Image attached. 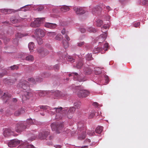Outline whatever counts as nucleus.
Returning a JSON list of instances; mask_svg holds the SVG:
<instances>
[{
    "label": "nucleus",
    "mask_w": 148,
    "mask_h": 148,
    "mask_svg": "<svg viewBox=\"0 0 148 148\" xmlns=\"http://www.w3.org/2000/svg\"><path fill=\"white\" fill-rule=\"evenodd\" d=\"M85 42L84 41H80L77 43V46L79 47H82L84 44Z\"/></svg>",
    "instance_id": "52"
},
{
    "label": "nucleus",
    "mask_w": 148,
    "mask_h": 148,
    "mask_svg": "<svg viewBox=\"0 0 148 148\" xmlns=\"http://www.w3.org/2000/svg\"><path fill=\"white\" fill-rule=\"evenodd\" d=\"M62 42L64 47L65 48H66L68 47L69 43L68 42L66 41L65 40H63Z\"/></svg>",
    "instance_id": "44"
},
{
    "label": "nucleus",
    "mask_w": 148,
    "mask_h": 148,
    "mask_svg": "<svg viewBox=\"0 0 148 148\" xmlns=\"http://www.w3.org/2000/svg\"><path fill=\"white\" fill-rule=\"evenodd\" d=\"M44 7L43 6H40L38 7L37 8V10L38 11H41L44 9Z\"/></svg>",
    "instance_id": "62"
},
{
    "label": "nucleus",
    "mask_w": 148,
    "mask_h": 148,
    "mask_svg": "<svg viewBox=\"0 0 148 148\" xmlns=\"http://www.w3.org/2000/svg\"><path fill=\"white\" fill-rule=\"evenodd\" d=\"M108 48V44L106 43L104 45L103 48H99L97 47L95 48L93 50V53H97L99 52H101V53H103L105 51H107Z\"/></svg>",
    "instance_id": "4"
},
{
    "label": "nucleus",
    "mask_w": 148,
    "mask_h": 148,
    "mask_svg": "<svg viewBox=\"0 0 148 148\" xmlns=\"http://www.w3.org/2000/svg\"><path fill=\"white\" fill-rule=\"evenodd\" d=\"M34 121L31 118L27 119L26 122H24L26 123L27 124V128L29 127L30 125H33L34 124V122H35V120L34 119Z\"/></svg>",
    "instance_id": "25"
},
{
    "label": "nucleus",
    "mask_w": 148,
    "mask_h": 148,
    "mask_svg": "<svg viewBox=\"0 0 148 148\" xmlns=\"http://www.w3.org/2000/svg\"><path fill=\"white\" fill-rule=\"evenodd\" d=\"M54 69L55 71H57L59 69L60 67L58 64H56L54 66Z\"/></svg>",
    "instance_id": "56"
},
{
    "label": "nucleus",
    "mask_w": 148,
    "mask_h": 148,
    "mask_svg": "<svg viewBox=\"0 0 148 148\" xmlns=\"http://www.w3.org/2000/svg\"><path fill=\"white\" fill-rule=\"evenodd\" d=\"M26 123L25 122H19L16 124L15 127V131L18 133H21L27 128Z\"/></svg>",
    "instance_id": "3"
},
{
    "label": "nucleus",
    "mask_w": 148,
    "mask_h": 148,
    "mask_svg": "<svg viewBox=\"0 0 148 148\" xmlns=\"http://www.w3.org/2000/svg\"><path fill=\"white\" fill-rule=\"evenodd\" d=\"M11 95L8 92L4 93V94L1 98L5 103L8 102L10 98L11 97Z\"/></svg>",
    "instance_id": "20"
},
{
    "label": "nucleus",
    "mask_w": 148,
    "mask_h": 148,
    "mask_svg": "<svg viewBox=\"0 0 148 148\" xmlns=\"http://www.w3.org/2000/svg\"><path fill=\"white\" fill-rule=\"evenodd\" d=\"M4 83L5 84L10 85V80L8 78H5L3 80Z\"/></svg>",
    "instance_id": "50"
},
{
    "label": "nucleus",
    "mask_w": 148,
    "mask_h": 148,
    "mask_svg": "<svg viewBox=\"0 0 148 148\" xmlns=\"http://www.w3.org/2000/svg\"><path fill=\"white\" fill-rule=\"evenodd\" d=\"M58 123H53L51 124V126L52 131H56L57 129V127Z\"/></svg>",
    "instance_id": "32"
},
{
    "label": "nucleus",
    "mask_w": 148,
    "mask_h": 148,
    "mask_svg": "<svg viewBox=\"0 0 148 148\" xmlns=\"http://www.w3.org/2000/svg\"><path fill=\"white\" fill-rule=\"evenodd\" d=\"M84 122L83 121H81L78 122L77 125L78 130L85 131L86 127L84 126Z\"/></svg>",
    "instance_id": "18"
},
{
    "label": "nucleus",
    "mask_w": 148,
    "mask_h": 148,
    "mask_svg": "<svg viewBox=\"0 0 148 148\" xmlns=\"http://www.w3.org/2000/svg\"><path fill=\"white\" fill-rule=\"evenodd\" d=\"M26 148H36L33 145H28L27 146Z\"/></svg>",
    "instance_id": "64"
},
{
    "label": "nucleus",
    "mask_w": 148,
    "mask_h": 148,
    "mask_svg": "<svg viewBox=\"0 0 148 148\" xmlns=\"http://www.w3.org/2000/svg\"><path fill=\"white\" fill-rule=\"evenodd\" d=\"M13 42L14 44L15 45H17L18 42V38H16L14 39L13 40Z\"/></svg>",
    "instance_id": "55"
},
{
    "label": "nucleus",
    "mask_w": 148,
    "mask_h": 148,
    "mask_svg": "<svg viewBox=\"0 0 148 148\" xmlns=\"http://www.w3.org/2000/svg\"><path fill=\"white\" fill-rule=\"evenodd\" d=\"M49 134V132L48 131H44L39 133L38 137L41 139H45Z\"/></svg>",
    "instance_id": "15"
},
{
    "label": "nucleus",
    "mask_w": 148,
    "mask_h": 148,
    "mask_svg": "<svg viewBox=\"0 0 148 148\" xmlns=\"http://www.w3.org/2000/svg\"><path fill=\"white\" fill-rule=\"evenodd\" d=\"M57 25L55 23H46L45 24V27L50 29H53L56 27Z\"/></svg>",
    "instance_id": "22"
},
{
    "label": "nucleus",
    "mask_w": 148,
    "mask_h": 148,
    "mask_svg": "<svg viewBox=\"0 0 148 148\" xmlns=\"http://www.w3.org/2000/svg\"><path fill=\"white\" fill-rule=\"evenodd\" d=\"M85 58L86 60L90 61L94 59L92 57V55L91 53H88L85 56Z\"/></svg>",
    "instance_id": "30"
},
{
    "label": "nucleus",
    "mask_w": 148,
    "mask_h": 148,
    "mask_svg": "<svg viewBox=\"0 0 148 148\" xmlns=\"http://www.w3.org/2000/svg\"><path fill=\"white\" fill-rule=\"evenodd\" d=\"M3 135L5 137H6L8 136L11 135H13L14 136H16L18 135L17 134H14L13 132L10 129H6L3 132Z\"/></svg>",
    "instance_id": "14"
},
{
    "label": "nucleus",
    "mask_w": 148,
    "mask_h": 148,
    "mask_svg": "<svg viewBox=\"0 0 148 148\" xmlns=\"http://www.w3.org/2000/svg\"><path fill=\"white\" fill-rule=\"evenodd\" d=\"M61 11L62 12H65L69 11L70 8L69 6L66 5H63L62 6H59Z\"/></svg>",
    "instance_id": "23"
},
{
    "label": "nucleus",
    "mask_w": 148,
    "mask_h": 148,
    "mask_svg": "<svg viewBox=\"0 0 148 148\" xmlns=\"http://www.w3.org/2000/svg\"><path fill=\"white\" fill-rule=\"evenodd\" d=\"M61 36L62 35L61 34H58L56 36L55 39L56 40H61Z\"/></svg>",
    "instance_id": "58"
},
{
    "label": "nucleus",
    "mask_w": 148,
    "mask_h": 148,
    "mask_svg": "<svg viewBox=\"0 0 148 148\" xmlns=\"http://www.w3.org/2000/svg\"><path fill=\"white\" fill-rule=\"evenodd\" d=\"M20 9H18L17 10L11 9H7V12H6V13H7V14H9L11 13L12 12H15L18 11H20Z\"/></svg>",
    "instance_id": "36"
},
{
    "label": "nucleus",
    "mask_w": 148,
    "mask_h": 148,
    "mask_svg": "<svg viewBox=\"0 0 148 148\" xmlns=\"http://www.w3.org/2000/svg\"><path fill=\"white\" fill-rule=\"evenodd\" d=\"M50 110H55L56 112L60 113L61 111H64V112H66L67 111L68 109L67 108H63L61 107L58 108H52L50 109Z\"/></svg>",
    "instance_id": "19"
},
{
    "label": "nucleus",
    "mask_w": 148,
    "mask_h": 148,
    "mask_svg": "<svg viewBox=\"0 0 148 148\" xmlns=\"http://www.w3.org/2000/svg\"><path fill=\"white\" fill-rule=\"evenodd\" d=\"M24 93L22 95V100L23 102L29 99L32 96V93L30 91L25 90L23 91Z\"/></svg>",
    "instance_id": "10"
},
{
    "label": "nucleus",
    "mask_w": 148,
    "mask_h": 148,
    "mask_svg": "<svg viewBox=\"0 0 148 148\" xmlns=\"http://www.w3.org/2000/svg\"><path fill=\"white\" fill-rule=\"evenodd\" d=\"M31 5H25L22 7H21L20 9H23L24 8V10H23L24 11H26L28 10H29L30 8L29 7V6H30Z\"/></svg>",
    "instance_id": "38"
},
{
    "label": "nucleus",
    "mask_w": 148,
    "mask_h": 148,
    "mask_svg": "<svg viewBox=\"0 0 148 148\" xmlns=\"http://www.w3.org/2000/svg\"><path fill=\"white\" fill-rule=\"evenodd\" d=\"M105 8V5L103 4H101L100 6L96 5L92 8V12L93 14H98L102 9Z\"/></svg>",
    "instance_id": "9"
},
{
    "label": "nucleus",
    "mask_w": 148,
    "mask_h": 148,
    "mask_svg": "<svg viewBox=\"0 0 148 148\" xmlns=\"http://www.w3.org/2000/svg\"><path fill=\"white\" fill-rule=\"evenodd\" d=\"M37 40L39 45H41L42 44V43L43 41L42 39L40 38H38L37 39Z\"/></svg>",
    "instance_id": "57"
},
{
    "label": "nucleus",
    "mask_w": 148,
    "mask_h": 148,
    "mask_svg": "<svg viewBox=\"0 0 148 148\" xmlns=\"http://www.w3.org/2000/svg\"><path fill=\"white\" fill-rule=\"evenodd\" d=\"M103 127L102 126H98L95 129V135L99 136L98 134H100L103 131Z\"/></svg>",
    "instance_id": "24"
},
{
    "label": "nucleus",
    "mask_w": 148,
    "mask_h": 148,
    "mask_svg": "<svg viewBox=\"0 0 148 148\" xmlns=\"http://www.w3.org/2000/svg\"><path fill=\"white\" fill-rule=\"evenodd\" d=\"M103 24V21L102 20L98 19L96 21V25L98 27H100Z\"/></svg>",
    "instance_id": "41"
},
{
    "label": "nucleus",
    "mask_w": 148,
    "mask_h": 148,
    "mask_svg": "<svg viewBox=\"0 0 148 148\" xmlns=\"http://www.w3.org/2000/svg\"><path fill=\"white\" fill-rule=\"evenodd\" d=\"M56 34L54 32H48L47 33V35L48 36L53 37L56 35Z\"/></svg>",
    "instance_id": "47"
},
{
    "label": "nucleus",
    "mask_w": 148,
    "mask_h": 148,
    "mask_svg": "<svg viewBox=\"0 0 148 148\" xmlns=\"http://www.w3.org/2000/svg\"><path fill=\"white\" fill-rule=\"evenodd\" d=\"M69 77L73 76V79L75 80H77L79 82L84 81L85 80L83 78H81V77L78 75L77 73H72L69 74Z\"/></svg>",
    "instance_id": "11"
},
{
    "label": "nucleus",
    "mask_w": 148,
    "mask_h": 148,
    "mask_svg": "<svg viewBox=\"0 0 148 148\" xmlns=\"http://www.w3.org/2000/svg\"><path fill=\"white\" fill-rule=\"evenodd\" d=\"M79 30L82 33H84L86 32V29L82 27L79 28Z\"/></svg>",
    "instance_id": "60"
},
{
    "label": "nucleus",
    "mask_w": 148,
    "mask_h": 148,
    "mask_svg": "<svg viewBox=\"0 0 148 148\" xmlns=\"http://www.w3.org/2000/svg\"><path fill=\"white\" fill-rule=\"evenodd\" d=\"M27 55L26 53H22L20 56V58L23 60H26Z\"/></svg>",
    "instance_id": "45"
},
{
    "label": "nucleus",
    "mask_w": 148,
    "mask_h": 148,
    "mask_svg": "<svg viewBox=\"0 0 148 148\" xmlns=\"http://www.w3.org/2000/svg\"><path fill=\"white\" fill-rule=\"evenodd\" d=\"M88 66V67H84V72L86 74L89 75L92 73V70L89 68Z\"/></svg>",
    "instance_id": "26"
},
{
    "label": "nucleus",
    "mask_w": 148,
    "mask_h": 148,
    "mask_svg": "<svg viewBox=\"0 0 148 148\" xmlns=\"http://www.w3.org/2000/svg\"><path fill=\"white\" fill-rule=\"evenodd\" d=\"M75 110V108L74 107H70L67 113V117L69 119H71L73 116V114L74 113Z\"/></svg>",
    "instance_id": "16"
},
{
    "label": "nucleus",
    "mask_w": 148,
    "mask_h": 148,
    "mask_svg": "<svg viewBox=\"0 0 148 148\" xmlns=\"http://www.w3.org/2000/svg\"><path fill=\"white\" fill-rule=\"evenodd\" d=\"M109 26V24H105L101 27V31L103 33L101 34L99 36L98 41H99V43H101L104 41L106 38L107 34L106 33V31L104 30V29H106Z\"/></svg>",
    "instance_id": "2"
},
{
    "label": "nucleus",
    "mask_w": 148,
    "mask_h": 148,
    "mask_svg": "<svg viewBox=\"0 0 148 148\" xmlns=\"http://www.w3.org/2000/svg\"><path fill=\"white\" fill-rule=\"evenodd\" d=\"M95 115V112L94 110H92L91 112L88 113V117L89 119H91Z\"/></svg>",
    "instance_id": "35"
},
{
    "label": "nucleus",
    "mask_w": 148,
    "mask_h": 148,
    "mask_svg": "<svg viewBox=\"0 0 148 148\" xmlns=\"http://www.w3.org/2000/svg\"><path fill=\"white\" fill-rule=\"evenodd\" d=\"M17 86L19 88H22L25 91H29L30 89L29 83L25 80L17 84Z\"/></svg>",
    "instance_id": "5"
},
{
    "label": "nucleus",
    "mask_w": 148,
    "mask_h": 148,
    "mask_svg": "<svg viewBox=\"0 0 148 148\" xmlns=\"http://www.w3.org/2000/svg\"><path fill=\"white\" fill-rule=\"evenodd\" d=\"M86 132H85V131H83L82 134L78 136V139L82 140L86 138Z\"/></svg>",
    "instance_id": "31"
},
{
    "label": "nucleus",
    "mask_w": 148,
    "mask_h": 148,
    "mask_svg": "<svg viewBox=\"0 0 148 148\" xmlns=\"http://www.w3.org/2000/svg\"><path fill=\"white\" fill-rule=\"evenodd\" d=\"M87 30L88 32H90L93 33H95L97 31V30L93 28V27H90L88 28Z\"/></svg>",
    "instance_id": "46"
},
{
    "label": "nucleus",
    "mask_w": 148,
    "mask_h": 148,
    "mask_svg": "<svg viewBox=\"0 0 148 148\" xmlns=\"http://www.w3.org/2000/svg\"><path fill=\"white\" fill-rule=\"evenodd\" d=\"M102 71L101 69L99 68H96L94 70V73L96 75H98L101 73Z\"/></svg>",
    "instance_id": "37"
},
{
    "label": "nucleus",
    "mask_w": 148,
    "mask_h": 148,
    "mask_svg": "<svg viewBox=\"0 0 148 148\" xmlns=\"http://www.w3.org/2000/svg\"><path fill=\"white\" fill-rule=\"evenodd\" d=\"M51 92L53 93L54 95V98H58L62 97L66 98L68 96V95L64 93H62L59 90L54 91L53 90H51Z\"/></svg>",
    "instance_id": "7"
},
{
    "label": "nucleus",
    "mask_w": 148,
    "mask_h": 148,
    "mask_svg": "<svg viewBox=\"0 0 148 148\" xmlns=\"http://www.w3.org/2000/svg\"><path fill=\"white\" fill-rule=\"evenodd\" d=\"M140 23L139 22H136L133 24V26L136 27H137L140 25Z\"/></svg>",
    "instance_id": "59"
},
{
    "label": "nucleus",
    "mask_w": 148,
    "mask_h": 148,
    "mask_svg": "<svg viewBox=\"0 0 148 148\" xmlns=\"http://www.w3.org/2000/svg\"><path fill=\"white\" fill-rule=\"evenodd\" d=\"M43 18H37L34 21L31 23L30 26L33 27H39L40 26L41 24L43 23Z\"/></svg>",
    "instance_id": "6"
},
{
    "label": "nucleus",
    "mask_w": 148,
    "mask_h": 148,
    "mask_svg": "<svg viewBox=\"0 0 148 148\" xmlns=\"http://www.w3.org/2000/svg\"><path fill=\"white\" fill-rule=\"evenodd\" d=\"M20 143V141L17 139L11 140L8 142V146L9 147H13L18 145Z\"/></svg>",
    "instance_id": "13"
},
{
    "label": "nucleus",
    "mask_w": 148,
    "mask_h": 148,
    "mask_svg": "<svg viewBox=\"0 0 148 148\" xmlns=\"http://www.w3.org/2000/svg\"><path fill=\"white\" fill-rule=\"evenodd\" d=\"M26 35H24L23 34H22L20 33H17L16 35V36L19 38H21L22 37L26 36Z\"/></svg>",
    "instance_id": "53"
},
{
    "label": "nucleus",
    "mask_w": 148,
    "mask_h": 148,
    "mask_svg": "<svg viewBox=\"0 0 148 148\" xmlns=\"http://www.w3.org/2000/svg\"><path fill=\"white\" fill-rule=\"evenodd\" d=\"M28 47L30 51L31 52H33L34 48V43L32 42H30L28 44Z\"/></svg>",
    "instance_id": "29"
},
{
    "label": "nucleus",
    "mask_w": 148,
    "mask_h": 148,
    "mask_svg": "<svg viewBox=\"0 0 148 148\" xmlns=\"http://www.w3.org/2000/svg\"><path fill=\"white\" fill-rule=\"evenodd\" d=\"M7 9H1V12L4 14H7L6 12H7Z\"/></svg>",
    "instance_id": "61"
},
{
    "label": "nucleus",
    "mask_w": 148,
    "mask_h": 148,
    "mask_svg": "<svg viewBox=\"0 0 148 148\" xmlns=\"http://www.w3.org/2000/svg\"><path fill=\"white\" fill-rule=\"evenodd\" d=\"M27 80L28 81L34 84H36V79L35 80L33 78L31 77L30 78H28L27 79Z\"/></svg>",
    "instance_id": "48"
},
{
    "label": "nucleus",
    "mask_w": 148,
    "mask_h": 148,
    "mask_svg": "<svg viewBox=\"0 0 148 148\" xmlns=\"http://www.w3.org/2000/svg\"><path fill=\"white\" fill-rule=\"evenodd\" d=\"M66 59L68 61L71 62H74L75 61V59L71 56H67Z\"/></svg>",
    "instance_id": "39"
},
{
    "label": "nucleus",
    "mask_w": 148,
    "mask_h": 148,
    "mask_svg": "<svg viewBox=\"0 0 148 148\" xmlns=\"http://www.w3.org/2000/svg\"><path fill=\"white\" fill-rule=\"evenodd\" d=\"M26 108H21L19 109L18 110L16 111L14 113V115L16 116H18L24 113L25 112Z\"/></svg>",
    "instance_id": "21"
},
{
    "label": "nucleus",
    "mask_w": 148,
    "mask_h": 148,
    "mask_svg": "<svg viewBox=\"0 0 148 148\" xmlns=\"http://www.w3.org/2000/svg\"><path fill=\"white\" fill-rule=\"evenodd\" d=\"M83 65V63L82 61H79L76 64V67L77 69H80Z\"/></svg>",
    "instance_id": "43"
},
{
    "label": "nucleus",
    "mask_w": 148,
    "mask_h": 148,
    "mask_svg": "<svg viewBox=\"0 0 148 148\" xmlns=\"http://www.w3.org/2000/svg\"><path fill=\"white\" fill-rule=\"evenodd\" d=\"M63 128V127L62 124L58 123L57 127V129L56 130L57 133L58 134L60 133V131Z\"/></svg>",
    "instance_id": "28"
},
{
    "label": "nucleus",
    "mask_w": 148,
    "mask_h": 148,
    "mask_svg": "<svg viewBox=\"0 0 148 148\" xmlns=\"http://www.w3.org/2000/svg\"><path fill=\"white\" fill-rule=\"evenodd\" d=\"M34 33L36 35L39 37H42L45 35L44 31L40 28L36 29Z\"/></svg>",
    "instance_id": "17"
},
{
    "label": "nucleus",
    "mask_w": 148,
    "mask_h": 148,
    "mask_svg": "<svg viewBox=\"0 0 148 148\" xmlns=\"http://www.w3.org/2000/svg\"><path fill=\"white\" fill-rule=\"evenodd\" d=\"M79 87L78 86H76L74 85H72L70 88L73 89L79 90L77 93V95L79 98L86 97L88 96L89 94V92L86 90H79Z\"/></svg>",
    "instance_id": "1"
},
{
    "label": "nucleus",
    "mask_w": 148,
    "mask_h": 148,
    "mask_svg": "<svg viewBox=\"0 0 148 148\" xmlns=\"http://www.w3.org/2000/svg\"><path fill=\"white\" fill-rule=\"evenodd\" d=\"M73 9L77 14L81 15L85 13L86 10V8L74 6Z\"/></svg>",
    "instance_id": "8"
},
{
    "label": "nucleus",
    "mask_w": 148,
    "mask_h": 148,
    "mask_svg": "<svg viewBox=\"0 0 148 148\" xmlns=\"http://www.w3.org/2000/svg\"><path fill=\"white\" fill-rule=\"evenodd\" d=\"M34 60V57L32 55H27L25 60L29 61H33Z\"/></svg>",
    "instance_id": "34"
},
{
    "label": "nucleus",
    "mask_w": 148,
    "mask_h": 148,
    "mask_svg": "<svg viewBox=\"0 0 148 148\" xmlns=\"http://www.w3.org/2000/svg\"><path fill=\"white\" fill-rule=\"evenodd\" d=\"M9 68L11 69V70H17L18 68V67L16 65H14L10 66Z\"/></svg>",
    "instance_id": "51"
},
{
    "label": "nucleus",
    "mask_w": 148,
    "mask_h": 148,
    "mask_svg": "<svg viewBox=\"0 0 148 148\" xmlns=\"http://www.w3.org/2000/svg\"><path fill=\"white\" fill-rule=\"evenodd\" d=\"M7 74V71L4 69H2L0 71V78H1Z\"/></svg>",
    "instance_id": "33"
},
{
    "label": "nucleus",
    "mask_w": 148,
    "mask_h": 148,
    "mask_svg": "<svg viewBox=\"0 0 148 148\" xmlns=\"http://www.w3.org/2000/svg\"><path fill=\"white\" fill-rule=\"evenodd\" d=\"M43 79L41 77H38L36 79V84L37 83H39L43 81Z\"/></svg>",
    "instance_id": "54"
},
{
    "label": "nucleus",
    "mask_w": 148,
    "mask_h": 148,
    "mask_svg": "<svg viewBox=\"0 0 148 148\" xmlns=\"http://www.w3.org/2000/svg\"><path fill=\"white\" fill-rule=\"evenodd\" d=\"M10 20L13 23H15L18 21V19H16L15 17H12L10 18Z\"/></svg>",
    "instance_id": "42"
},
{
    "label": "nucleus",
    "mask_w": 148,
    "mask_h": 148,
    "mask_svg": "<svg viewBox=\"0 0 148 148\" xmlns=\"http://www.w3.org/2000/svg\"><path fill=\"white\" fill-rule=\"evenodd\" d=\"M73 105L75 108L79 109L81 106L82 104L80 101H77L74 103Z\"/></svg>",
    "instance_id": "27"
},
{
    "label": "nucleus",
    "mask_w": 148,
    "mask_h": 148,
    "mask_svg": "<svg viewBox=\"0 0 148 148\" xmlns=\"http://www.w3.org/2000/svg\"><path fill=\"white\" fill-rule=\"evenodd\" d=\"M39 96L42 97L45 96L47 93V92L45 91H40L38 92Z\"/></svg>",
    "instance_id": "40"
},
{
    "label": "nucleus",
    "mask_w": 148,
    "mask_h": 148,
    "mask_svg": "<svg viewBox=\"0 0 148 148\" xmlns=\"http://www.w3.org/2000/svg\"><path fill=\"white\" fill-rule=\"evenodd\" d=\"M95 107L98 108V107L99 104L97 102H94L92 104Z\"/></svg>",
    "instance_id": "63"
},
{
    "label": "nucleus",
    "mask_w": 148,
    "mask_h": 148,
    "mask_svg": "<svg viewBox=\"0 0 148 148\" xmlns=\"http://www.w3.org/2000/svg\"><path fill=\"white\" fill-rule=\"evenodd\" d=\"M87 132V134L90 136H93L95 134V132L93 130H88Z\"/></svg>",
    "instance_id": "49"
},
{
    "label": "nucleus",
    "mask_w": 148,
    "mask_h": 148,
    "mask_svg": "<svg viewBox=\"0 0 148 148\" xmlns=\"http://www.w3.org/2000/svg\"><path fill=\"white\" fill-rule=\"evenodd\" d=\"M37 50L38 53L42 57H44L49 53V51L47 49L42 47H39Z\"/></svg>",
    "instance_id": "12"
}]
</instances>
